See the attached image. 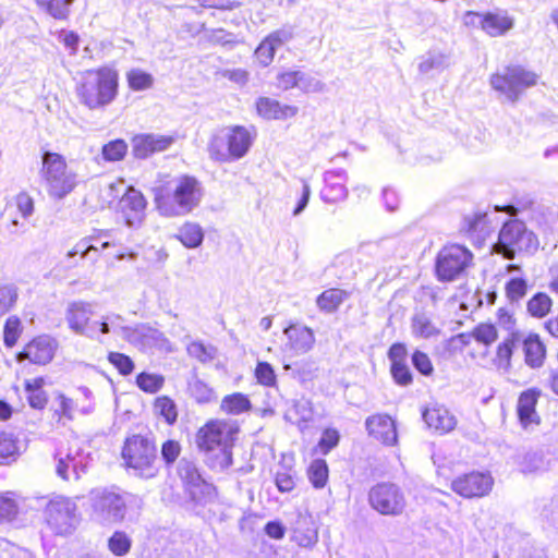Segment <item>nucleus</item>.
Masks as SVG:
<instances>
[{
    "mask_svg": "<svg viewBox=\"0 0 558 558\" xmlns=\"http://www.w3.org/2000/svg\"><path fill=\"white\" fill-rule=\"evenodd\" d=\"M153 191L156 208L165 217L189 215L199 206L203 198L202 183L190 175L173 178Z\"/></svg>",
    "mask_w": 558,
    "mask_h": 558,
    "instance_id": "1",
    "label": "nucleus"
},
{
    "mask_svg": "<svg viewBox=\"0 0 558 558\" xmlns=\"http://www.w3.org/2000/svg\"><path fill=\"white\" fill-rule=\"evenodd\" d=\"M239 427L227 421H210L196 434L197 447L214 453L210 460L213 469L226 470L232 464V447Z\"/></svg>",
    "mask_w": 558,
    "mask_h": 558,
    "instance_id": "2",
    "label": "nucleus"
},
{
    "mask_svg": "<svg viewBox=\"0 0 558 558\" xmlns=\"http://www.w3.org/2000/svg\"><path fill=\"white\" fill-rule=\"evenodd\" d=\"M255 141V132L243 125H226L210 135L207 151L217 162H231L243 158Z\"/></svg>",
    "mask_w": 558,
    "mask_h": 558,
    "instance_id": "3",
    "label": "nucleus"
},
{
    "mask_svg": "<svg viewBox=\"0 0 558 558\" xmlns=\"http://www.w3.org/2000/svg\"><path fill=\"white\" fill-rule=\"evenodd\" d=\"M118 73L109 68L87 71L77 87V96L89 109L109 105L117 96Z\"/></svg>",
    "mask_w": 558,
    "mask_h": 558,
    "instance_id": "4",
    "label": "nucleus"
},
{
    "mask_svg": "<svg viewBox=\"0 0 558 558\" xmlns=\"http://www.w3.org/2000/svg\"><path fill=\"white\" fill-rule=\"evenodd\" d=\"M122 459L136 476L153 478L159 472L157 448L147 437L133 435L128 438L122 449Z\"/></svg>",
    "mask_w": 558,
    "mask_h": 558,
    "instance_id": "5",
    "label": "nucleus"
},
{
    "mask_svg": "<svg viewBox=\"0 0 558 558\" xmlns=\"http://www.w3.org/2000/svg\"><path fill=\"white\" fill-rule=\"evenodd\" d=\"M87 500L92 519L102 525L116 524L125 518V496L114 487L93 488L87 495Z\"/></svg>",
    "mask_w": 558,
    "mask_h": 558,
    "instance_id": "6",
    "label": "nucleus"
},
{
    "mask_svg": "<svg viewBox=\"0 0 558 558\" xmlns=\"http://www.w3.org/2000/svg\"><path fill=\"white\" fill-rule=\"evenodd\" d=\"M43 178L47 185L49 195L62 199L76 186V174L68 169L62 155L51 151L43 154Z\"/></svg>",
    "mask_w": 558,
    "mask_h": 558,
    "instance_id": "7",
    "label": "nucleus"
},
{
    "mask_svg": "<svg viewBox=\"0 0 558 558\" xmlns=\"http://www.w3.org/2000/svg\"><path fill=\"white\" fill-rule=\"evenodd\" d=\"M538 75L522 65H510L490 77L492 87L504 95L507 100L515 102L521 94L536 85Z\"/></svg>",
    "mask_w": 558,
    "mask_h": 558,
    "instance_id": "8",
    "label": "nucleus"
},
{
    "mask_svg": "<svg viewBox=\"0 0 558 558\" xmlns=\"http://www.w3.org/2000/svg\"><path fill=\"white\" fill-rule=\"evenodd\" d=\"M498 252L507 259H513L517 252L535 251L538 245L537 238L529 231L524 222L509 220L504 223L497 242Z\"/></svg>",
    "mask_w": 558,
    "mask_h": 558,
    "instance_id": "9",
    "label": "nucleus"
},
{
    "mask_svg": "<svg viewBox=\"0 0 558 558\" xmlns=\"http://www.w3.org/2000/svg\"><path fill=\"white\" fill-rule=\"evenodd\" d=\"M53 459L56 474L64 481H70L71 477L78 481L87 472L90 460L89 453L84 451L77 440L70 441L66 448H57Z\"/></svg>",
    "mask_w": 558,
    "mask_h": 558,
    "instance_id": "10",
    "label": "nucleus"
},
{
    "mask_svg": "<svg viewBox=\"0 0 558 558\" xmlns=\"http://www.w3.org/2000/svg\"><path fill=\"white\" fill-rule=\"evenodd\" d=\"M473 254L459 244L442 247L436 258V275L440 281L458 279L472 264Z\"/></svg>",
    "mask_w": 558,
    "mask_h": 558,
    "instance_id": "11",
    "label": "nucleus"
},
{
    "mask_svg": "<svg viewBox=\"0 0 558 558\" xmlns=\"http://www.w3.org/2000/svg\"><path fill=\"white\" fill-rule=\"evenodd\" d=\"M367 499L371 508L383 515H400L407 507L402 489L397 484L389 482L372 486Z\"/></svg>",
    "mask_w": 558,
    "mask_h": 558,
    "instance_id": "12",
    "label": "nucleus"
},
{
    "mask_svg": "<svg viewBox=\"0 0 558 558\" xmlns=\"http://www.w3.org/2000/svg\"><path fill=\"white\" fill-rule=\"evenodd\" d=\"M48 525L59 535L71 534L78 523L77 506L70 498L57 496L45 509Z\"/></svg>",
    "mask_w": 558,
    "mask_h": 558,
    "instance_id": "13",
    "label": "nucleus"
},
{
    "mask_svg": "<svg viewBox=\"0 0 558 558\" xmlns=\"http://www.w3.org/2000/svg\"><path fill=\"white\" fill-rule=\"evenodd\" d=\"M178 474L195 502L205 504L215 495V487L204 480L194 461L181 459Z\"/></svg>",
    "mask_w": 558,
    "mask_h": 558,
    "instance_id": "14",
    "label": "nucleus"
},
{
    "mask_svg": "<svg viewBox=\"0 0 558 558\" xmlns=\"http://www.w3.org/2000/svg\"><path fill=\"white\" fill-rule=\"evenodd\" d=\"M93 305L84 301H75L69 304L65 312V319L69 328L80 336L96 338L98 333V322L89 323L93 316Z\"/></svg>",
    "mask_w": 558,
    "mask_h": 558,
    "instance_id": "15",
    "label": "nucleus"
},
{
    "mask_svg": "<svg viewBox=\"0 0 558 558\" xmlns=\"http://www.w3.org/2000/svg\"><path fill=\"white\" fill-rule=\"evenodd\" d=\"M493 484L494 481L489 474L471 472L454 478L451 483V488L464 498H474L487 495Z\"/></svg>",
    "mask_w": 558,
    "mask_h": 558,
    "instance_id": "16",
    "label": "nucleus"
},
{
    "mask_svg": "<svg viewBox=\"0 0 558 558\" xmlns=\"http://www.w3.org/2000/svg\"><path fill=\"white\" fill-rule=\"evenodd\" d=\"M147 202L138 190L129 186L119 201V209L129 227H138L144 217Z\"/></svg>",
    "mask_w": 558,
    "mask_h": 558,
    "instance_id": "17",
    "label": "nucleus"
},
{
    "mask_svg": "<svg viewBox=\"0 0 558 558\" xmlns=\"http://www.w3.org/2000/svg\"><path fill=\"white\" fill-rule=\"evenodd\" d=\"M56 349V340L49 336H40L27 343L16 359L19 362L28 360L33 364L46 365L52 360Z\"/></svg>",
    "mask_w": 558,
    "mask_h": 558,
    "instance_id": "18",
    "label": "nucleus"
},
{
    "mask_svg": "<svg viewBox=\"0 0 558 558\" xmlns=\"http://www.w3.org/2000/svg\"><path fill=\"white\" fill-rule=\"evenodd\" d=\"M294 36L292 27H282L265 37L255 49V57L262 66H268L275 57L276 51L289 43Z\"/></svg>",
    "mask_w": 558,
    "mask_h": 558,
    "instance_id": "19",
    "label": "nucleus"
},
{
    "mask_svg": "<svg viewBox=\"0 0 558 558\" xmlns=\"http://www.w3.org/2000/svg\"><path fill=\"white\" fill-rule=\"evenodd\" d=\"M173 143V137L155 134H141L132 140V151L136 158L145 159L154 153L168 149Z\"/></svg>",
    "mask_w": 558,
    "mask_h": 558,
    "instance_id": "20",
    "label": "nucleus"
},
{
    "mask_svg": "<svg viewBox=\"0 0 558 558\" xmlns=\"http://www.w3.org/2000/svg\"><path fill=\"white\" fill-rule=\"evenodd\" d=\"M25 500L14 492L2 493V523L7 522L14 527L25 525Z\"/></svg>",
    "mask_w": 558,
    "mask_h": 558,
    "instance_id": "21",
    "label": "nucleus"
},
{
    "mask_svg": "<svg viewBox=\"0 0 558 558\" xmlns=\"http://www.w3.org/2000/svg\"><path fill=\"white\" fill-rule=\"evenodd\" d=\"M348 174L343 169L329 170L324 174L325 186L320 192L322 199L326 203H337L348 196L345 182Z\"/></svg>",
    "mask_w": 558,
    "mask_h": 558,
    "instance_id": "22",
    "label": "nucleus"
},
{
    "mask_svg": "<svg viewBox=\"0 0 558 558\" xmlns=\"http://www.w3.org/2000/svg\"><path fill=\"white\" fill-rule=\"evenodd\" d=\"M366 429L369 435L386 445H395L397 442V429L395 422L386 414H376L369 416L366 422Z\"/></svg>",
    "mask_w": 558,
    "mask_h": 558,
    "instance_id": "23",
    "label": "nucleus"
},
{
    "mask_svg": "<svg viewBox=\"0 0 558 558\" xmlns=\"http://www.w3.org/2000/svg\"><path fill=\"white\" fill-rule=\"evenodd\" d=\"M288 338V345L298 354L308 352L314 343L315 336L311 328L301 325H290L283 330Z\"/></svg>",
    "mask_w": 558,
    "mask_h": 558,
    "instance_id": "24",
    "label": "nucleus"
},
{
    "mask_svg": "<svg viewBox=\"0 0 558 558\" xmlns=\"http://www.w3.org/2000/svg\"><path fill=\"white\" fill-rule=\"evenodd\" d=\"M423 420L429 428L441 434L452 430L457 424L454 416L442 405L426 408Z\"/></svg>",
    "mask_w": 558,
    "mask_h": 558,
    "instance_id": "25",
    "label": "nucleus"
},
{
    "mask_svg": "<svg viewBox=\"0 0 558 558\" xmlns=\"http://www.w3.org/2000/svg\"><path fill=\"white\" fill-rule=\"evenodd\" d=\"M258 114L265 119H288L294 117L299 109L295 106L282 105L269 97H260L256 101Z\"/></svg>",
    "mask_w": 558,
    "mask_h": 558,
    "instance_id": "26",
    "label": "nucleus"
},
{
    "mask_svg": "<svg viewBox=\"0 0 558 558\" xmlns=\"http://www.w3.org/2000/svg\"><path fill=\"white\" fill-rule=\"evenodd\" d=\"M524 361L531 368L543 366L546 357V345L537 333H530L522 342Z\"/></svg>",
    "mask_w": 558,
    "mask_h": 558,
    "instance_id": "27",
    "label": "nucleus"
},
{
    "mask_svg": "<svg viewBox=\"0 0 558 558\" xmlns=\"http://www.w3.org/2000/svg\"><path fill=\"white\" fill-rule=\"evenodd\" d=\"M538 396L539 392L535 389H527L520 395L517 412L522 425L527 426L531 423L538 422L535 411Z\"/></svg>",
    "mask_w": 558,
    "mask_h": 558,
    "instance_id": "28",
    "label": "nucleus"
},
{
    "mask_svg": "<svg viewBox=\"0 0 558 558\" xmlns=\"http://www.w3.org/2000/svg\"><path fill=\"white\" fill-rule=\"evenodd\" d=\"M150 337L156 341H160L161 345L171 351L170 341L163 336L162 332L145 327L144 325H136L134 327L125 326L121 327V337L131 343H137L142 341L144 337Z\"/></svg>",
    "mask_w": 558,
    "mask_h": 558,
    "instance_id": "29",
    "label": "nucleus"
},
{
    "mask_svg": "<svg viewBox=\"0 0 558 558\" xmlns=\"http://www.w3.org/2000/svg\"><path fill=\"white\" fill-rule=\"evenodd\" d=\"M293 539L302 547H312L317 543L318 533L311 517H299L293 529Z\"/></svg>",
    "mask_w": 558,
    "mask_h": 558,
    "instance_id": "30",
    "label": "nucleus"
},
{
    "mask_svg": "<svg viewBox=\"0 0 558 558\" xmlns=\"http://www.w3.org/2000/svg\"><path fill=\"white\" fill-rule=\"evenodd\" d=\"M186 248H196L204 241L203 228L197 222L186 221L174 235Z\"/></svg>",
    "mask_w": 558,
    "mask_h": 558,
    "instance_id": "31",
    "label": "nucleus"
},
{
    "mask_svg": "<svg viewBox=\"0 0 558 558\" xmlns=\"http://www.w3.org/2000/svg\"><path fill=\"white\" fill-rule=\"evenodd\" d=\"M450 64L449 54L441 51H428L424 54L418 63V72L421 74H429L432 72H441Z\"/></svg>",
    "mask_w": 558,
    "mask_h": 558,
    "instance_id": "32",
    "label": "nucleus"
},
{
    "mask_svg": "<svg viewBox=\"0 0 558 558\" xmlns=\"http://www.w3.org/2000/svg\"><path fill=\"white\" fill-rule=\"evenodd\" d=\"M482 29L489 36L496 37L504 35L507 31L512 28V20L506 15L496 13H486L482 20Z\"/></svg>",
    "mask_w": 558,
    "mask_h": 558,
    "instance_id": "33",
    "label": "nucleus"
},
{
    "mask_svg": "<svg viewBox=\"0 0 558 558\" xmlns=\"http://www.w3.org/2000/svg\"><path fill=\"white\" fill-rule=\"evenodd\" d=\"M24 449L25 445L17 435L2 432V464L16 461Z\"/></svg>",
    "mask_w": 558,
    "mask_h": 558,
    "instance_id": "34",
    "label": "nucleus"
},
{
    "mask_svg": "<svg viewBox=\"0 0 558 558\" xmlns=\"http://www.w3.org/2000/svg\"><path fill=\"white\" fill-rule=\"evenodd\" d=\"M154 414L161 417L168 425L172 426L178 420V407L170 397L159 396L153 403Z\"/></svg>",
    "mask_w": 558,
    "mask_h": 558,
    "instance_id": "35",
    "label": "nucleus"
},
{
    "mask_svg": "<svg viewBox=\"0 0 558 558\" xmlns=\"http://www.w3.org/2000/svg\"><path fill=\"white\" fill-rule=\"evenodd\" d=\"M348 296L347 292L340 289H328L318 295L316 303L320 311L332 313L338 310Z\"/></svg>",
    "mask_w": 558,
    "mask_h": 558,
    "instance_id": "36",
    "label": "nucleus"
},
{
    "mask_svg": "<svg viewBox=\"0 0 558 558\" xmlns=\"http://www.w3.org/2000/svg\"><path fill=\"white\" fill-rule=\"evenodd\" d=\"M462 231L470 236L484 238L489 232L487 215L478 213L473 216L465 217L463 220Z\"/></svg>",
    "mask_w": 558,
    "mask_h": 558,
    "instance_id": "37",
    "label": "nucleus"
},
{
    "mask_svg": "<svg viewBox=\"0 0 558 558\" xmlns=\"http://www.w3.org/2000/svg\"><path fill=\"white\" fill-rule=\"evenodd\" d=\"M187 392L197 403H209L217 398L214 389L197 377L189 380Z\"/></svg>",
    "mask_w": 558,
    "mask_h": 558,
    "instance_id": "38",
    "label": "nucleus"
},
{
    "mask_svg": "<svg viewBox=\"0 0 558 558\" xmlns=\"http://www.w3.org/2000/svg\"><path fill=\"white\" fill-rule=\"evenodd\" d=\"M36 4L56 20H65L73 0H35Z\"/></svg>",
    "mask_w": 558,
    "mask_h": 558,
    "instance_id": "39",
    "label": "nucleus"
},
{
    "mask_svg": "<svg viewBox=\"0 0 558 558\" xmlns=\"http://www.w3.org/2000/svg\"><path fill=\"white\" fill-rule=\"evenodd\" d=\"M44 378L38 377L32 380H26L25 390L29 405L34 409H44L47 404V395L43 390Z\"/></svg>",
    "mask_w": 558,
    "mask_h": 558,
    "instance_id": "40",
    "label": "nucleus"
},
{
    "mask_svg": "<svg viewBox=\"0 0 558 558\" xmlns=\"http://www.w3.org/2000/svg\"><path fill=\"white\" fill-rule=\"evenodd\" d=\"M189 356L206 364L213 362L218 355V349L213 344H205L202 341H193L186 348Z\"/></svg>",
    "mask_w": 558,
    "mask_h": 558,
    "instance_id": "41",
    "label": "nucleus"
},
{
    "mask_svg": "<svg viewBox=\"0 0 558 558\" xmlns=\"http://www.w3.org/2000/svg\"><path fill=\"white\" fill-rule=\"evenodd\" d=\"M220 408L228 414L239 415L250 410L251 402L246 396L236 392L225 397Z\"/></svg>",
    "mask_w": 558,
    "mask_h": 558,
    "instance_id": "42",
    "label": "nucleus"
},
{
    "mask_svg": "<svg viewBox=\"0 0 558 558\" xmlns=\"http://www.w3.org/2000/svg\"><path fill=\"white\" fill-rule=\"evenodd\" d=\"M412 332L415 337L428 339L439 333V329L424 314H415L412 318Z\"/></svg>",
    "mask_w": 558,
    "mask_h": 558,
    "instance_id": "43",
    "label": "nucleus"
},
{
    "mask_svg": "<svg viewBox=\"0 0 558 558\" xmlns=\"http://www.w3.org/2000/svg\"><path fill=\"white\" fill-rule=\"evenodd\" d=\"M136 385L147 393L158 392L165 385V377L159 374L142 372L136 377Z\"/></svg>",
    "mask_w": 558,
    "mask_h": 558,
    "instance_id": "44",
    "label": "nucleus"
},
{
    "mask_svg": "<svg viewBox=\"0 0 558 558\" xmlns=\"http://www.w3.org/2000/svg\"><path fill=\"white\" fill-rule=\"evenodd\" d=\"M519 341V335L513 332L509 338L504 340L497 347V360L499 367L509 368L511 365V356L513 354V349L515 343Z\"/></svg>",
    "mask_w": 558,
    "mask_h": 558,
    "instance_id": "45",
    "label": "nucleus"
},
{
    "mask_svg": "<svg viewBox=\"0 0 558 558\" xmlns=\"http://www.w3.org/2000/svg\"><path fill=\"white\" fill-rule=\"evenodd\" d=\"M24 327L17 316H10L3 327V342L5 347L12 348L16 344Z\"/></svg>",
    "mask_w": 558,
    "mask_h": 558,
    "instance_id": "46",
    "label": "nucleus"
},
{
    "mask_svg": "<svg viewBox=\"0 0 558 558\" xmlns=\"http://www.w3.org/2000/svg\"><path fill=\"white\" fill-rule=\"evenodd\" d=\"M132 546L131 537L122 531H116L108 539L109 550L118 557L125 556Z\"/></svg>",
    "mask_w": 558,
    "mask_h": 558,
    "instance_id": "47",
    "label": "nucleus"
},
{
    "mask_svg": "<svg viewBox=\"0 0 558 558\" xmlns=\"http://www.w3.org/2000/svg\"><path fill=\"white\" fill-rule=\"evenodd\" d=\"M308 478L315 488H323L328 480V465L323 459L312 461L308 468Z\"/></svg>",
    "mask_w": 558,
    "mask_h": 558,
    "instance_id": "48",
    "label": "nucleus"
},
{
    "mask_svg": "<svg viewBox=\"0 0 558 558\" xmlns=\"http://www.w3.org/2000/svg\"><path fill=\"white\" fill-rule=\"evenodd\" d=\"M128 83L133 90H145L153 86L154 77L151 74L141 70L132 69L126 73Z\"/></svg>",
    "mask_w": 558,
    "mask_h": 558,
    "instance_id": "49",
    "label": "nucleus"
},
{
    "mask_svg": "<svg viewBox=\"0 0 558 558\" xmlns=\"http://www.w3.org/2000/svg\"><path fill=\"white\" fill-rule=\"evenodd\" d=\"M550 307L551 300L545 293H537L527 302V311L535 317H544L550 311Z\"/></svg>",
    "mask_w": 558,
    "mask_h": 558,
    "instance_id": "50",
    "label": "nucleus"
},
{
    "mask_svg": "<svg viewBox=\"0 0 558 558\" xmlns=\"http://www.w3.org/2000/svg\"><path fill=\"white\" fill-rule=\"evenodd\" d=\"M128 145L123 140H114L102 146V157L107 161H118L124 158Z\"/></svg>",
    "mask_w": 558,
    "mask_h": 558,
    "instance_id": "51",
    "label": "nucleus"
},
{
    "mask_svg": "<svg viewBox=\"0 0 558 558\" xmlns=\"http://www.w3.org/2000/svg\"><path fill=\"white\" fill-rule=\"evenodd\" d=\"M289 416H295L299 423L306 424L313 420L312 403L307 399H300L294 402L293 407L289 410Z\"/></svg>",
    "mask_w": 558,
    "mask_h": 558,
    "instance_id": "52",
    "label": "nucleus"
},
{
    "mask_svg": "<svg viewBox=\"0 0 558 558\" xmlns=\"http://www.w3.org/2000/svg\"><path fill=\"white\" fill-rule=\"evenodd\" d=\"M470 337H473L480 343L490 345L497 340L498 332L492 324H480L473 329Z\"/></svg>",
    "mask_w": 558,
    "mask_h": 558,
    "instance_id": "53",
    "label": "nucleus"
},
{
    "mask_svg": "<svg viewBox=\"0 0 558 558\" xmlns=\"http://www.w3.org/2000/svg\"><path fill=\"white\" fill-rule=\"evenodd\" d=\"M325 83L312 76L308 73L299 72L298 88L304 93H323L325 90Z\"/></svg>",
    "mask_w": 558,
    "mask_h": 558,
    "instance_id": "54",
    "label": "nucleus"
},
{
    "mask_svg": "<svg viewBox=\"0 0 558 558\" xmlns=\"http://www.w3.org/2000/svg\"><path fill=\"white\" fill-rule=\"evenodd\" d=\"M390 373L395 383L399 386H409L413 381V375L408 365V362L390 365Z\"/></svg>",
    "mask_w": 558,
    "mask_h": 558,
    "instance_id": "55",
    "label": "nucleus"
},
{
    "mask_svg": "<svg viewBox=\"0 0 558 558\" xmlns=\"http://www.w3.org/2000/svg\"><path fill=\"white\" fill-rule=\"evenodd\" d=\"M123 318L118 314H109L102 317L101 322H98V332L107 335L110 331L118 332L121 336V327Z\"/></svg>",
    "mask_w": 558,
    "mask_h": 558,
    "instance_id": "56",
    "label": "nucleus"
},
{
    "mask_svg": "<svg viewBox=\"0 0 558 558\" xmlns=\"http://www.w3.org/2000/svg\"><path fill=\"white\" fill-rule=\"evenodd\" d=\"M340 439L338 430L333 428H327L323 432V435L318 441L317 448L322 454H327L333 449Z\"/></svg>",
    "mask_w": 558,
    "mask_h": 558,
    "instance_id": "57",
    "label": "nucleus"
},
{
    "mask_svg": "<svg viewBox=\"0 0 558 558\" xmlns=\"http://www.w3.org/2000/svg\"><path fill=\"white\" fill-rule=\"evenodd\" d=\"M255 376L257 381L264 386L271 387L276 383V375L272 366L267 362H258Z\"/></svg>",
    "mask_w": 558,
    "mask_h": 558,
    "instance_id": "58",
    "label": "nucleus"
},
{
    "mask_svg": "<svg viewBox=\"0 0 558 558\" xmlns=\"http://www.w3.org/2000/svg\"><path fill=\"white\" fill-rule=\"evenodd\" d=\"M527 284L522 278H512L506 284L507 296L511 301H518L526 294Z\"/></svg>",
    "mask_w": 558,
    "mask_h": 558,
    "instance_id": "59",
    "label": "nucleus"
},
{
    "mask_svg": "<svg viewBox=\"0 0 558 558\" xmlns=\"http://www.w3.org/2000/svg\"><path fill=\"white\" fill-rule=\"evenodd\" d=\"M413 366L424 376H430L434 367L428 355L420 350H415L411 356Z\"/></svg>",
    "mask_w": 558,
    "mask_h": 558,
    "instance_id": "60",
    "label": "nucleus"
},
{
    "mask_svg": "<svg viewBox=\"0 0 558 558\" xmlns=\"http://www.w3.org/2000/svg\"><path fill=\"white\" fill-rule=\"evenodd\" d=\"M275 483L279 492L290 493L295 487V474L291 470L278 471L276 473Z\"/></svg>",
    "mask_w": 558,
    "mask_h": 558,
    "instance_id": "61",
    "label": "nucleus"
},
{
    "mask_svg": "<svg viewBox=\"0 0 558 558\" xmlns=\"http://www.w3.org/2000/svg\"><path fill=\"white\" fill-rule=\"evenodd\" d=\"M109 362L114 365L122 375H129L134 368L133 361L125 354L119 352H110Z\"/></svg>",
    "mask_w": 558,
    "mask_h": 558,
    "instance_id": "62",
    "label": "nucleus"
},
{
    "mask_svg": "<svg viewBox=\"0 0 558 558\" xmlns=\"http://www.w3.org/2000/svg\"><path fill=\"white\" fill-rule=\"evenodd\" d=\"M181 452V445L177 440L169 439L161 446V458L166 465H172Z\"/></svg>",
    "mask_w": 558,
    "mask_h": 558,
    "instance_id": "63",
    "label": "nucleus"
},
{
    "mask_svg": "<svg viewBox=\"0 0 558 558\" xmlns=\"http://www.w3.org/2000/svg\"><path fill=\"white\" fill-rule=\"evenodd\" d=\"M299 72L300 71H284L277 75V85L279 88L283 90L291 89L293 87L298 88L299 81Z\"/></svg>",
    "mask_w": 558,
    "mask_h": 558,
    "instance_id": "64",
    "label": "nucleus"
}]
</instances>
